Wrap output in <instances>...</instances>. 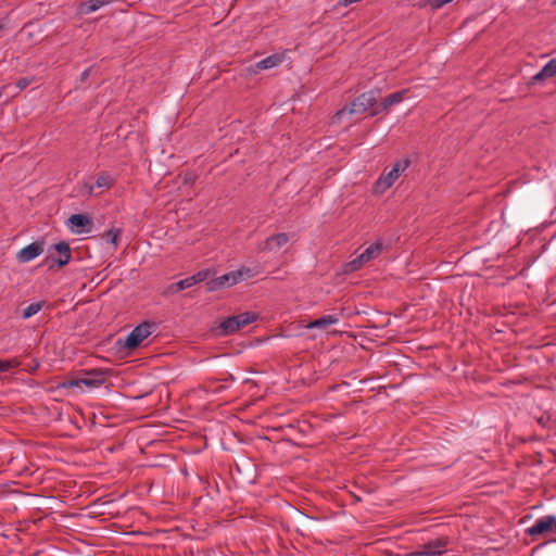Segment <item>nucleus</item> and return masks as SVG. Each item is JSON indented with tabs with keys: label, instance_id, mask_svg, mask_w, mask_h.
<instances>
[{
	"label": "nucleus",
	"instance_id": "f257e3e1",
	"mask_svg": "<svg viewBox=\"0 0 556 556\" xmlns=\"http://www.w3.org/2000/svg\"><path fill=\"white\" fill-rule=\"evenodd\" d=\"M379 90H369L356 97L350 104L344 105L331 117L332 124L341 123L346 114H362L376 105Z\"/></svg>",
	"mask_w": 556,
	"mask_h": 556
},
{
	"label": "nucleus",
	"instance_id": "f03ea898",
	"mask_svg": "<svg viewBox=\"0 0 556 556\" xmlns=\"http://www.w3.org/2000/svg\"><path fill=\"white\" fill-rule=\"evenodd\" d=\"M109 376L108 369L94 368L85 370L83 377L72 378L62 386L65 388H74L85 386L88 389H96L105 383Z\"/></svg>",
	"mask_w": 556,
	"mask_h": 556
},
{
	"label": "nucleus",
	"instance_id": "7ed1b4c3",
	"mask_svg": "<svg viewBox=\"0 0 556 556\" xmlns=\"http://www.w3.org/2000/svg\"><path fill=\"white\" fill-rule=\"evenodd\" d=\"M254 276V273L250 268H241L224 274L217 278H213L206 282V290L214 292L225 287H231L241 280L249 279Z\"/></svg>",
	"mask_w": 556,
	"mask_h": 556
},
{
	"label": "nucleus",
	"instance_id": "20e7f679",
	"mask_svg": "<svg viewBox=\"0 0 556 556\" xmlns=\"http://www.w3.org/2000/svg\"><path fill=\"white\" fill-rule=\"evenodd\" d=\"M155 323L143 321L135 327L125 338V340L118 339L116 345L123 346L128 351H132L137 349L141 342L152 333V329L155 328Z\"/></svg>",
	"mask_w": 556,
	"mask_h": 556
},
{
	"label": "nucleus",
	"instance_id": "39448f33",
	"mask_svg": "<svg viewBox=\"0 0 556 556\" xmlns=\"http://www.w3.org/2000/svg\"><path fill=\"white\" fill-rule=\"evenodd\" d=\"M51 248L58 252L59 256L55 257V256L49 255L46 257L45 264L48 266L49 269H53L54 266L64 267L65 265H67L71 262L72 250L67 242L61 241V242L53 244Z\"/></svg>",
	"mask_w": 556,
	"mask_h": 556
},
{
	"label": "nucleus",
	"instance_id": "423d86ee",
	"mask_svg": "<svg viewBox=\"0 0 556 556\" xmlns=\"http://www.w3.org/2000/svg\"><path fill=\"white\" fill-rule=\"evenodd\" d=\"M448 544L447 538H437L419 546L416 552L417 556H441L446 552Z\"/></svg>",
	"mask_w": 556,
	"mask_h": 556
},
{
	"label": "nucleus",
	"instance_id": "0eeeda50",
	"mask_svg": "<svg viewBox=\"0 0 556 556\" xmlns=\"http://www.w3.org/2000/svg\"><path fill=\"white\" fill-rule=\"evenodd\" d=\"M554 516L546 515L535 520L534 525L526 530L531 538H539L553 532Z\"/></svg>",
	"mask_w": 556,
	"mask_h": 556
},
{
	"label": "nucleus",
	"instance_id": "6e6552de",
	"mask_svg": "<svg viewBox=\"0 0 556 556\" xmlns=\"http://www.w3.org/2000/svg\"><path fill=\"white\" fill-rule=\"evenodd\" d=\"M45 251V241H34L25 248L21 249L16 254L20 263H27L39 256Z\"/></svg>",
	"mask_w": 556,
	"mask_h": 556
},
{
	"label": "nucleus",
	"instance_id": "1a4fd4ad",
	"mask_svg": "<svg viewBox=\"0 0 556 556\" xmlns=\"http://www.w3.org/2000/svg\"><path fill=\"white\" fill-rule=\"evenodd\" d=\"M409 160H402L394 163L392 169L378 180V185L383 184L384 189L390 188L394 181L400 177L401 173H403L409 166Z\"/></svg>",
	"mask_w": 556,
	"mask_h": 556
},
{
	"label": "nucleus",
	"instance_id": "9d476101",
	"mask_svg": "<svg viewBox=\"0 0 556 556\" xmlns=\"http://www.w3.org/2000/svg\"><path fill=\"white\" fill-rule=\"evenodd\" d=\"M68 222L72 227L76 228L77 233L90 232L93 226L92 219L86 214H73Z\"/></svg>",
	"mask_w": 556,
	"mask_h": 556
},
{
	"label": "nucleus",
	"instance_id": "9b49d317",
	"mask_svg": "<svg viewBox=\"0 0 556 556\" xmlns=\"http://www.w3.org/2000/svg\"><path fill=\"white\" fill-rule=\"evenodd\" d=\"M289 236L286 232H279L268 237L260 247L261 251H277L287 244Z\"/></svg>",
	"mask_w": 556,
	"mask_h": 556
},
{
	"label": "nucleus",
	"instance_id": "f8f14e48",
	"mask_svg": "<svg viewBox=\"0 0 556 556\" xmlns=\"http://www.w3.org/2000/svg\"><path fill=\"white\" fill-rule=\"evenodd\" d=\"M556 75V59L549 60L542 70L531 77L529 86H533Z\"/></svg>",
	"mask_w": 556,
	"mask_h": 556
},
{
	"label": "nucleus",
	"instance_id": "ddd939ff",
	"mask_svg": "<svg viewBox=\"0 0 556 556\" xmlns=\"http://www.w3.org/2000/svg\"><path fill=\"white\" fill-rule=\"evenodd\" d=\"M285 60V53H275L258 61L255 64L256 70H268L278 66Z\"/></svg>",
	"mask_w": 556,
	"mask_h": 556
},
{
	"label": "nucleus",
	"instance_id": "4468645a",
	"mask_svg": "<svg viewBox=\"0 0 556 556\" xmlns=\"http://www.w3.org/2000/svg\"><path fill=\"white\" fill-rule=\"evenodd\" d=\"M339 321L338 315H325L319 318H316L307 324L306 328L308 329H327L331 325H334Z\"/></svg>",
	"mask_w": 556,
	"mask_h": 556
},
{
	"label": "nucleus",
	"instance_id": "2eb2a0df",
	"mask_svg": "<svg viewBox=\"0 0 556 556\" xmlns=\"http://www.w3.org/2000/svg\"><path fill=\"white\" fill-rule=\"evenodd\" d=\"M407 92H408L407 89H403V90H400V91L389 94L388 97H386L382 100V109H390V108L401 103L404 100Z\"/></svg>",
	"mask_w": 556,
	"mask_h": 556
},
{
	"label": "nucleus",
	"instance_id": "dca6fc26",
	"mask_svg": "<svg viewBox=\"0 0 556 556\" xmlns=\"http://www.w3.org/2000/svg\"><path fill=\"white\" fill-rule=\"evenodd\" d=\"M219 328L222 334H232L239 330L238 320L236 319L235 316H229L219 324Z\"/></svg>",
	"mask_w": 556,
	"mask_h": 556
},
{
	"label": "nucleus",
	"instance_id": "f3484780",
	"mask_svg": "<svg viewBox=\"0 0 556 556\" xmlns=\"http://www.w3.org/2000/svg\"><path fill=\"white\" fill-rule=\"evenodd\" d=\"M382 250H383V244L381 242L377 241V242L370 244L368 248H366L365 251L361 254L363 255L365 261L368 263L369 261L377 258L380 255V253L382 252Z\"/></svg>",
	"mask_w": 556,
	"mask_h": 556
},
{
	"label": "nucleus",
	"instance_id": "a211bd4d",
	"mask_svg": "<svg viewBox=\"0 0 556 556\" xmlns=\"http://www.w3.org/2000/svg\"><path fill=\"white\" fill-rule=\"evenodd\" d=\"M235 317L238 320V327L240 330L241 328L254 323L258 318V315L254 312H244V313L235 315Z\"/></svg>",
	"mask_w": 556,
	"mask_h": 556
},
{
	"label": "nucleus",
	"instance_id": "6ab92c4d",
	"mask_svg": "<svg viewBox=\"0 0 556 556\" xmlns=\"http://www.w3.org/2000/svg\"><path fill=\"white\" fill-rule=\"evenodd\" d=\"M122 236V229L119 228H111L102 235V238L112 243L114 247H117L119 243V238Z\"/></svg>",
	"mask_w": 556,
	"mask_h": 556
},
{
	"label": "nucleus",
	"instance_id": "aec40b11",
	"mask_svg": "<svg viewBox=\"0 0 556 556\" xmlns=\"http://www.w3.org/2000/svg\"><path fill=\"white\" fill-rule=\"evenodd\" d=\"M45 305L46 301L29 304L26 308H24L22 317L24 319L30 318L31 316L36 315Z\"/></svg>",
	"mask_w": 556,
	"mask_h": 556
},
{
	"label": "nucleus",
	"instance_id": "412c9836",
	"mask_svg": "<svg viewBox=\"0 0 556 556\" xmlns=\"http://www.w3.org/2000/svg\"><path fill=\"white\" fill-rule=\"evenodd\" d=\"M366 263L367 262L365 261L363 255L359 254L357 257H355L354 260H352L345 264L344 270H345V273L356 271V270L361 269L363 267V265H365Z\"/></svg>",
	"mask_w": 556,
	"mask_h": 556
},
{
	"label": "nucleus",
	"instance_id": "4be33fe9",
	"mask_svg": "<svg viewBox=\"0 0 556 556\" xmlns=\"http://www.w3.org/2000/svg\"><path fill=\"white\" fill-rule=\"evenodd\" d=\"M114 185V179L112 178V176L108 173H101L97 180H96V186L98 188H111L112 186Z\"/></svg>",
	"mask_w": 556,
	"mask_h": 556
},
{
	"label": "nucleus",
	"instance_id": "5701e85b",
	"mask_svg": "<svg viewBox=\"0 0 556 556\" xmlns=\"http://www.w3.org/2000/svg\"><path fill=\"white\" fill-rule=\"evenodd\" d=\"M18 365L20 363L16 359H0V372H7Z\"/></svg>",
	"mask_w": 556,
	"mask_h": 556
},
{
	"label": "nucleus",
	"instance_id": "b1692460",
	"mask_svg": "<svg viewBox=\"0 0 556 556\" xmlns=\"http://www.w3.org/2000/svg\"><path fill=\"white\" fill-rule=\"evenodd\" d=\"M176 286L180 291L191 288L194 286V280L190 279V276L176 282Z\"/></svg>",
	"mask_w": 556,
	"mask_h": 556
},
{
	"label": "nucleus",
	"instance_id": "393cba45",
	"mask_svg": "<svg viewBox=\"0 0 556 556\" xmlns=\"http://www.w3.org/2000/svg\"><path fill=\"white\" fill-rule=\"evenodd\" d=\"M207 276H208V271L207 270H200L197 274L190 276V279H193L194 280V285H197L199 282H202V281L206 280Z\"/></svg>",
	"mask_w": 556,
	"mask_h": 556
},
{
	"label": "nucleus",
	"instance_id": "a878e982",
	"mask_svg": "<svg viewBox=\"0 0 556 556\" xmlns=\"http://www.w3.org/2000/svg\"><path fill=\"white\" fill-rule=\"evenodd\" d=\"M34 81V77H23L16 81V87L20 90L27 88Z\"/></svg>",
	"mask_w": 556,
	"mask_h": 556
},
{
	"label": "nucleus",
	"instance_id": "bb28decb",
	"mask_svg": "<svg viewBox=\"0 0 556 556\" xmlns=\"http://www.w3.org/2000/svg\"><path fill=\"white\" fill-rule=\"evenodd\" d=\"M179 292H180L179 288L176 286V282H174V283H170L169 286H167L162 294L164 296H167V295L176 294Z\"/></svg>",
	"mask_w": 556,
	"mask_h": 556
},
{
	"label": "nucleus",
	"instance_id": "cd10ccee",
	"mask_svg": "<svg viewBox=\"0 0 556 556\" xmlns=\"http://www.w3.org/2000/svg\"><path fill=\"white\" fill-rule=\"evenodd\" d=\"M93 188H94V186H93V185L88 184V182H85V184L81 186V188H80V193H81L83 195L90 197V195H92V193H93Z\"/></svg>",
	"mask_w": 556,
	"mask_h": 556
},
{
	"label": "nucleus",
	"instance_id": "c85d7f7f",
	"mask_svg": "<svg viewBox=\"0 0 556 556\" xmlns=\"http://www.w3.org/2000/svg\"><path fill=\"white\" fill-rule=\"evenodd\" d=\"M389 109H382V101L377 104L375 106H372V111L370 112V116H376L382 112H387Z\"/></svg>",
	"mask_w": 556,
	"mask_h": 556
},
{
	"label": "nucleus",
	"instance_id": "c756f323",
	"mask_svg": "<svg viewBox=\"0 0 556 556\" xmlns=\"http://www.w3.org/2000/svg\"><path fill=\"white\" fill-rule=\"evenodd\" d=\"M197 180V176L192 173H188L184 176V184L193 185Z\"/></svg>",
	"mask_w": 556,
	"mask_h": 556
},
{
	"label": "nucleus",
	"instance_id": "7c9ffc66",
	"mask_svg": "<svg viewBox=\"0 0 556 556\" xmlns=\"http://www.w3.org/2000/svg\"><path fill=\"white\" fill-rule=\"evenodd\" d=\"M92 71V67H88L86 68L81 74H80V83H84L88 79L90 73Z\"/></svg>",
	"mask_w": 556,
	"mask_h": 556
},
{
	"label": "nucleus",
	"instance_id": "2f4dec72",
	"mask_svg": "<svg viewBox=\"0 0 556 556\" xmlns=\"http://www.w3.org/2000/svg\"><path fill=\"white\" fill-rule=\"evenodd\" d=\"M219 380H222V381H233L235 377L231 374H228L226 378H224V379H215V380H213V382H216V381H219Z\"/></svg>",
	"mask_w": 556,
	"mask_h": 556
},
{
	"label": "nucleus",
	"instance_id": "473e14b6",
	"mask_svg": "<svg viewBox=\"0 0 556 556\" xmlns=\"http://www.w3.org/2000/svg\"><path fill=\"white\" fill-rule=\"evenodd\" d=\"M553 532L556 533V517L554 516Z\"/></svg>",
	"mask_w": 556,
	"mask_h": 556
},
{
	"label": "nucleus",
	"instance_id": "72a5a7b5",
	"mask_svg": "<svg viewBox=\"0 0 556 556\" xmlns=\"http://www.w3.org/2000/svg\"><path fill=\"white\" fill-rule=\"evenodd\" d=\"M223 389H224V387L220 386V387L215 388V391L218 392V391H222Z\"/></svg>",
	"mask_w": 556,
	"mask_h": 556
},
{
	"label": "nucleus",
	"instance_id": "f704fd0d",
	"mask_svg": "<svg viewBox=\"0 0 556 556\" xmlns=\"http://www.w3.org/2000/svg\"><path fill=\"white\" fill-rule=\"evenodd\" d=\"M354 498H355L356 501H361V497H359V496H357V495H354Z\"/></svg>",
	"mask_w": 556,
	"mask_h": 556
},
{
	"label": "nucleus",
	"instance_id": "c9c22d12",
	"mask_svg": "<svg viewBox=\"0 0 556 556\" xmlns=\"http://www.w3.org/2000/svg\"><path fill=\"white\" fill-rule=\"evenodd\" d=\"M4 28V25L0 23V30Z\"/></svg>",
	"mask_w": 556,
	"mask_h": 556
},
{
	"label": "nucleus",
	"instance_id": "e433bc0d",
	"mask_svg": "<svg viewBox=\"0 0 556 556\" xmlns=\"http://www.w3.org/2000/svg\"><path fill=\"white\" fill-rule=\"evenodd\" d=\"M555 3H556V0H555Z\"/></svg>",
	"mask_w": 556,
	"mask_h": 556
}]
</instances>
